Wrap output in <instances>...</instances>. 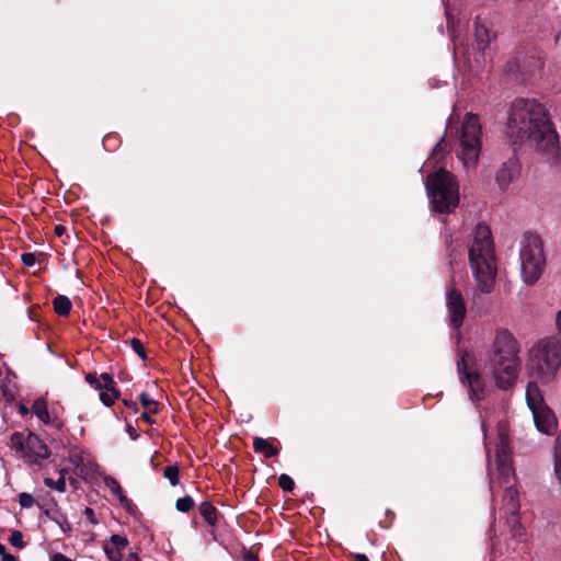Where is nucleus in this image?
<instances>
[{
    "instance_id": "f257e3e1",
    "label": "nucleus",
    "mask_w": 561,
    "mask_h": 561,
    "mask_svg": "<svg viewBox=\"0 0 561 561\" xmlns=\"http://www.w3.org/2000/svg\"><path fill=\"white\" fill-rule=\"evenodd\" d=\"M506 131L514 142L529 141L541 158L550 163L558 160L560 147L547 110L535 99H518L511 105Z\"/></svg>"
},
{
    "instance_id": "f03ea898",
    "label": "nucleus",
    "mask_w": 561,
    "mask_h": 561,
    "mask_svg": "<svg viewBox=\"0 0 561 561\" xmlns=\"http://www.w3.org/2000/svg\"><path fill=\"white\" fill-rule=\"evenodd\" d=\"M489 421L482 420V431L484 433V447L486 458L490 462V443L488 436ZM497 444L495 463L496 469L493 470L489 465L490 489L492 494L499 488H504L503 504L505 514L513 515L519 512V496L515 489V471L510 454L508 426L504 421H500L496 426Z\"/></svg>"
},
{
    "instance_id": "7ed1b4c3",
    "label": "nucleus",
    "mask_w": 561,
    "mask_h": 561,
    "mask_svg": "<svg viewBox=\"0 0 561 561\" xmlns=\"http://www.w3.org/2000/svg\"><path fill=\"white\" fill-rule=\"evenodd\" d=\"M468 256L478 288L482 293H490L496 276V265L493 239L486 225L478 224L473 229L468 244Z\"/></svg>"
},
{
    "instance_id": "20e7f679",
    "label": "nucleus",
    "mask_w": 561,
    "mask_h": 561,
    "mask_svg": "<svg viewBox=\"0 0 561 561\" xmlns=\"http://www.w3.org/2000/svg\"><path fill=\"white\" fill-rule=\"evenodd\" d=\"M561 367V337L548 335L536 341L527 353L526 371L534 382L549 383Z\"/></svg>"
},
{
    "instance_id": "39448f33",
    "label": "nucleus",
    "mask_w": 561,
    "mask_h": 561,
    "mask_svg": "<svg viewBox=\"0 0 561 561\" xmlns=\"http://www.w3.org/2000/svg\"><path fill=\"white\" fill-rule=\"evenodd\" d=\"M430 205L434 211L449 214L459 205V185L456 178L443 168L425 181Z\"/></svg>"
},
{
    "instance_id": "423d86ee",
    "label": "nucleus",
    "mask_w": 561,
    "mask_h": 561,
    "mask_svg": "<svg viewBox=\"0 0 561 561\" xmlns=\"http://www.w3.org/2000/svg\"><path fill=\"white\" fill-rule=\"evenodd\" d=\"M520 277L525 285H535L542 276L547 257L540 236L527 232L519 242Z\"/></svg>"
},
{
    "instance_id": "0eeeda50",
    "label": "nucleus",
    "mask_w": 561,
    "mask_h": 561,
    "mask_svg": "<svg viewBox=\"0 0 561 561\" xmlns=\"http://www.w3.org/2000/svg\"><path fill=\"white\" fill-rule=\"evenodd\" d=\"M460 152L459 158L466 168L473 167L480 154L481 149V124L478 116L467 114L460 130Z\"/></svg>"
},
{
    "instance_id": "6e6552de",
    "label": "nucleus",
    "mask_w": 561,
    "mask_h": 561,
    "mask_svg": "<svg viewBox=\"0 0 561 561\" xmlns=\"http://www.w3.org/2000/svg\"><path fill=\"white\" fill-rule=\"evenodd\" d=\"M526 401L537 430L551 435L557 428V419L551 409L543 403L542 394L534 381H529L527 385Z\"/></svg>"
},
{
    "instance_id": "1a4fd4ad",
    "label": "nucleus",
    "mask_w": 561,
    "mask_h": 561,
    "mask_svg": "<svg viewBox=\"0 0 561 561\" xmlns=\"http://www.w3.org/2000/svg\"><path fill=\"white\" fill-rule=\"evenodd\" d=\"M10 448L30 463H37L49 457L47 446L31 432H14L10 437Z\"/></svg>"
},
{
    "instance_id": "9d476101",
    "label": "nucleus",
    "mask_w": 561,
    "mask_h": 561,
    "mask_svg": "<svg viewBox=\"0 0 561 561\" xmlns=\"http://www.w3.org/2000/svg\"><path fill=\"white\" fill-rule=\"evenodd\" d=\"M472 363V356L468 352L459 353V359L457 360V369L461 382L468 387V393L472 401L478 402L484 397V381L480 374L472 370L470 364Z\"/></svg>"
},
{
    "instance_id": "9b49d317",
    "label": "nucleus",
    "mask_w": 561,
    "mask_h": 561,
    "mask_svg": "<svg viewBox=\"0 0 561 561\" xmlns=\"http://www.w3.org/2000/svg\"><path fill=\"white\" fill-rule=\"evenodd\" d=\"M489 365L499 388L506 390L515 385L520 369V358L489 359Z\"/></svg>"
},
{
    "instance_id": "f8f14e48",
    "label": "nucleus",
    "mask_w": 561,
    "mask_h": 561,
    "mask_svg": "<svg viewBox=\"0 0 561 561\" xmlns=\"http://www.w3.org/2000/svg\"><path fill=\"white\" fill-rule=\"evenodd\" d=\"M519 358V344L512 332L497 329L493 339L490 359Z\"/></svg>"
},
{
    "instance_id": "ddd939ff",
    "label": "nucleus",
    "mask_w": 561,
    "mask_h": 561,
    "mask_svg": "<svg viewBox=\"0 0 561 561\" xmlns=\"http://www.w3.org/2000/svg\"><path fill=\"white\" fill-rule=\"evenodd\" d=\"M446 309L450 325L459 329L463 323L467 307L461 293L454 287L446 289Z\"/></svg>"
},
{
    "instance_id": "4468645a",
    "label": "nucleus",
    "mask_w": 561,
    "mask_h": 561,
    "mask_svg": "<svg viewBox=\"0 0 561 561\" xmlns=\"http://www.w3.org/2000/svg\"><path fill=\"white\" fill-rule=\"evenodd\" d=\"M520 175V164L516 157L508 158L495 174V182L502 192L512 190Z\"/></svg>"
},
{
    "instance_id": "2eb2a0df",
    "label": "nucleus",
    "mask_w": 561,
    "mask_h": 561,
    "mask_svg": "<svg viewBox=\"0 0 561 561\" xmlns=\"http://www.w3.org/2000/svg\"><path fill=\"white\" fill-rule=\"evenodd\" d=\"M104 481V484L106 485V488H108V490L117 497V500L119 501L121 505L126 508L127 511H133L135 505L133 504V502L130 500H128L124 493H123V490L118 483V481L111 477V476H106L104 477L103 479Z\"/></svg>"
},
{
    "instance_id": "dca6fc26",
    "label": "nucleus",
    "mask_w": 561,
    "mask_h": 561,
    "mask_svg": "<svg viewBox=\"0 0 561 561\" xmlns=\"http://www.w3.org/2000/svg\"><path fill=\"white\" fill-rule=\"evenodd\" d=\"M506 526L508 527L511 537L516 541H525L527 537L526 529L519 523L518 514L506 516Z\"/></svg>"
},
{
    "instance_id": "f3484780",
    "label": "nucleus",
    "mask_w": 561,
    "mask_h": 561,
    "mask_svg": "<svg viewBox=\"0 0 561 561\" xmlns=\"http://www.w3.org/2000/svg\"><path fill=\"white\" fill-rule=\"evenodd\" d=\"M474 41L479 50H484L491 41L488 27L478 20L474 22Z\"/></svg>"
},
{
    "instance_id": "a211bd4d",
    "label": "nucleus",
    "mask_w": 561,
    "mask_h": 561,
    "mask_svg": "<svg viewBox=\"0 0 561 561\" xmlns=\"http://www.w3.org/2000/svg\"><path fill=\"white\" fill-rule=\"evenodd\" d=\"M253 448L255 453L262 454L266 458H272L278 455V449L274 447L267 439L262 437L253 438Z\"/></svg>"
},
{
    "instance_id": "6ab92c4d",
    "label": "nucleus",
    "mask_w": 561,
    "mask_h": 561,
    "mask_svg": "<svg viewBox=\"0 0 561 561\" xmlns=\"http://www.w3.org/2000/svg\"><path fill=\"white\" fill-rule=\"evenodd\" d=\"M32 410L34 414L45 424H50V415L45 400L37 399L34 401Z\"/></svg>"
},
{
    "instance_id": "aec40b11",
    "label": "nucleus",
    "mask_w": 561,
    "mask_h": 561,
    "mask_svg": "<svg viewBox=\"0 0 561 561\" xmlns=\"http://www.w3.org/2000/svg\"><path fill=\"white\" fill-rule=\"evenodd\" d=\"M199 513L209 525H215L217 522V510L209 503L203 502L199 505Z\"/></svg>"
},
{
    "instance_id": "412c9836",
    "label": "nucleus",
    "mask_w": 561,
    "mask_h": 561,
    "mask_svg": "<svg viewBox=\"0 0 561 561\" xmlns=\"http://www.w3.org/2000/svg\"><path fill=\"white\" fill-rule=\"evenodd\" d=\"M71 307L72 304L67 296L59 295L54 299V309L59 316H67Z\"/></svg>"
},
{
    "instance_id": "4be33fe9",
    "label": "nucleus",
    "mask_w": 561,
    "mask_h": 561,
    "mask_svg": "<svg viewBox=\"0 0 561 561\" xmlns=\"http://www.w3.org/2000/svg\"><path fill=\"white\" fill-rule=\"evenodd\" d=\"M554 473L561 483V434L556 439L554 447Z\"/></svg>"
},
{
    "instance_id": "5701e85b",
    "label": "nucleus",
    "mask_w": 561,
    "mask_h": 561,
    "mask_svg": "<svg viewBox=\"0 0 561 561\" xmlns=\"http://www.w3.org/2000/svg\"><path fill=\"white\" fill-rule=\"evenodd\" d=\"M140 401H141V404H142L145 411L150 412V413H156L157 412L158 403L149 394H147L145 392L141 393L140 394Z\"/></svg>"
},
{
    "instance_id": "b1692460",
    "label": "nucleus",
    "mask_w": 561,
    "mask_h": 561,
    "mask_svg": "<svg viewBox=\"0 0 561 561\" xmlns=\"http://www.w3.org/2000/svg\"><path fill=\"white\" fill-rule=\"evenodd\" d=\"M44 483L48 488L55 489L60 493H64L66 491V480L64 477H59V479L56 481H54L51 478H45Z\"/></svg>"
},
{
    "instance_id": "393cba45",
    "label": "nucleus",
    "mask_w": 561,
    "mask_h": 561,
    "mask_svg": "<svg viewBox=\"0 0 561 561\" xmlns=\"http://www.w3.org/2000/svg\"><path fill=\"white\" fill-rule=\"evenodd\" d=\"M107 543L112 548L122 551L128 546V540H127V538H125L123 536L112 535Z\"/></svg>"
},
{
    "instance_id": "a878e982",
    "label": "nucleus",
    "mask_w": 561,
    "mask_h": 561,
    "mask_svg": "<svg viewBox=\"0 0 561 561\" xmlns=\"http://www.w3.org/2000/svg\"><path fill=\"white\" fill-rule=\"evenodd\" d=\"M176 510L183 513L191 511L194 506V501L191 496H184L176 501Z\"/></svg>"
},
{
    "instance_id": "bb28decb",
    "label": "nucleus",
    "mask_w": 561,
    "mask_h": 561,
    "mask_svg": "<svg viewBox=\"0 0 561 561\" xmlns=\"http://www.w3.org/2000/svg\"><path fill=\"white\" fill-rule=\"evenodd\" d=\"M164 478H167L172 485L179 483V469L175 466L167 467L164 470Z\"/></svg>"
},
{
    "instance_id": "cd10ccee",
    "label": "nucleus",
    "mask_w": 561,
    "mask_h": 561,
    "mask_svg": "<svg viewBox=\"0 0 561 561\" xmlns=\"http://www.w3.org/2000/svg\"><path fill=\"white\" fill-rule=\"evenodd\" d=\"M278 483H279V486L284 491H287V492L293 491V489L295 486L294 480L288 474H285V473L279 476Z\"/></svg>"
},
{
    "instance_id": "c85d7f7f",
    "label": "nucleus",
    "mask_w": 561,
    "mask_h": 561,
    "mask_svg": "<svg viewBox=\"0 0 561 561\" xmlns=\"http://www.w3.org/2000/svg\"><path fill=\"white\" fill-rule=\"evenodd\" d=\"M104 552L111 561H122V551L112 548L108 543L104 545Z\"/></svg>"
},
{
    "instance_id": "c756f323",
    "label": "nucleus",
    "mask_w": 561,
    "mask_h": 561,
    "mask_svg": "<svg viewBox=\"0 0 561 561\" xmlns=\"http://www.w3.org/2000/svg\"><path fill=\"white\" fill-rule=\"evenodd\" d=\"M130 346H131L133 351L136 354H138L142 360H145L147 358V355H146V352H145V347H144L142 343L138 339H131L130 340Z\"/></svg>"
},
{
    "instance_id": "7c9ffc66",
    "label": "nucleus",
    "mask_w": 561,
    "mask_h": 561,
    "mask_svg": "<svg viewBox=\"0 0 561 561\" xmlns=\"http://www.w3.org/2000/svg\"><path fill=\"white\" fill-rule=\"evenodd\" d=\"M34 497L26 492L20 493L19 495V503L24 508H30L34 505Z\"/></svg>"
},
{
    "instance_id": "2f4dec72",
    "label": "nucleus",
    "mask_w": 561,
    "mask_h": 561,
    "mask_svg": "<svg viewBox=\"0 0 561 561\" xmlns=\"http://www.w3.org/2000/svg\"><path fill=\"white\" fill-rule=\"evenodd\" d=\"M9 541L10 543L15 547V548H23L24 547V541H23V536L21 534V531L19 530H14L10 538H9Z\"/></svg>"
},
{
    "instance_id": "473e14b6",
    "label": "nucleus",
    "mask_w": 561,
    "mask_h": 561,
    "mask_svg": "<svg viewBox=\"0 0 561 561\" xmlns=\"http://www.w3.org/2000/svg\"><path fill=\"white\" fill-rule=\"evenodd\" d=\"M21 260H22V263L25 265V266H28V267H32L35 265L36 263V256L34 253H31V252H26V253H23L21 255Z\"/></svg>"
},
{
    "instance_id": "72a5a7b5",
    "label": "nucleus",
    "mask_w": 561,
    "mask_h": 561,
    "mask_svg": "<svg viewBox=\"0 0 561 561\" xmlns=\"http://www.w3.org/2000/svg\"><path fill=\"white\" fill-rule=\"evenodd\" d=\"M100 399L105 405H111L114 402V396L106 392L100 393Z\"/></svg>"
},
{
    "instance_id": "f704fd0d",
    "label": "nucleus",
    "mask_w": 561,
    "mask_h": 561,
    "mask_svg": "<svg viewBox=\"0 0 561 561\" xmlns=\"http://www.w3.org/2000/svg\"><path fill=\"white\" fill-rule=\"evenodd\" d=\"M85 380L91 385V386H94L95 388H100L101 385L99 382V379L96 378V376L92 375V374H88L85 376Z\"/></svg>"
},
{
    "instance_id": "c9c22d12",
    "label": "nucleus",
    "mask_w": 561,
    "mask_h": 561,
    "mask_svg": "<svg viewBox=\"0 0 561 561\" xmlns=\"http://www.w3.org/2000/svg\"><path fill=\"white\" fill-rule=\"evenodd\" d=\"M84 515L87 516V518H88L92 524H96V523H98V520H96V518H95V514H94V512H93V510H92V508H90V507H85V508H84Z\"/></svg>"
},
{
    "instance_id": "e433bc0d",
    "label": "nucleus",
    "mask_w": 561,
    "mask_h": 561,
    "mask_svg": "<svg viewBox=\"0 0 561 561\" xmlns=\"http://www.w3.org/2000/svg\"><path fill=\"white\" fill-rule=\"evenodd\" d=\"M50 561H72V560L69 559L67 556H65L60 552H57L51 556Z\"/></svg>"
},
{
    "instance_id": "4c0bfd02",
    "label": "nucleus",
    "mask_w": 561,
    "mask_h": 561,
    "mask_svg": "<svg viewBox=\"0 0 561 561\" xmlns=\"http://www.w3.org/2000/svg\"><path fill=\"white\" fill-rule=\"evenodd\" d=\"M554 323L558 333L561 334V309L556 313Z\"/></svg>"
},
{
    "instance_id": "58836bf2",
    "label": "nucleus",
    "mask_w": 561,
    "mask_h": 561,
    "mask_svg": "<svg viewBox=\"0 0 561 561\" xmlns=\"http://www.w3.org/2000/svg\"><path fill=\"white\" fill-rule=\"evenodd\" d=\"M440 158L442 157V141L437 142L433 150V158Z\"/></svg>"
},
{
    "instance_id": "ea45409f",
    "label": "nucleus",
    "mask_w": 561,
    "mask_h": 561,
    "mask_svg": "<svg viewBox=\"0 0 561 561\" xmlns=\"http://www.w3.org/2000/svg\"><path fill=\"white\" fill-rule=\"evenodd\" d=\"M2 561H16V558L13 554L7 553L5 551L2 553Z\"/></svg>"
},
{
    "instance_id": "a19ab883",
    "label": "nucleus",
    "mask_w": 561,
    "mask_h": 561,
    "mask_svg": "<svg viewBox=\"0 0 561 561\" xmlns=\"http://www.w3.org/2000/svg\"><path fill=\"white\" fill-rule=\"evenodd\" d=\"M124 561H140L137 553L130 552Z\"/></svg>"
},
{
    "instance_id": "79ce46f5",
    "label": "nucleus",
    "mask_w": 561,
    "mask_h": 561,
    "mask_svg": "<svg viewBox=\"0 0 561 561\" xmlns=\"http://www.w3.org/2000/svg\"><path fill=\"white\" fill-rule=\"evenodd\" d=\"M354 561H369L364 553H355Z\"/></svg>"
},
{
    "instance_id": "37998d69",
    "label": "nucleus",
    "mask_w": 561,
    "mask_h": 561,
    "mask_svg": "<svg viewBox=\"0 0 561 561\" xmlns=\"http://www.w3.org/2000/svg\"><path fill=\"white\" fill-rule=\"evenodd\" d=\"M149 414H150V412L145 411V412L141 414V419H142L144 421H146L147 423H150V424H151L153 421H152V419L150 417V415H149Z\"/></svg>"
},
{
    "instance_id": "c03bdc74",
    "label": "nucleus",
    "mask_w": 561,
    "mask_h": 561,
    "mask_svg": "<svg viewBox=\"0 0 561 561\" xmlns=\"http://www.w3.org/2000/svg\"><path fill=\"white\" fill-rule=\"evenodd\" d=\"M64 231H65V227L56 226L55 232H56L57 236H61L64 233Z\"/></svg>"
},
{
    "instance_id": "a18cd8bd",
    "label": "nucleus",
    "mask_w": 561,
    "mask_h": 561,
    "mask_svg": "<svg viewBox=\"0 0 561 561\" xmlns=\"http://www.w3.org/2000/svg\"><path fill=\"white\" fill-rule=\"evenodd\" d=\"M245 560L247 561H259L257 558L253 554H247Z\"/></svg>"
},
{
    "instance_id": "49530a36",
    "label": "nucleus",
    "mask_w": 561,
    "mask_h": 561,
    "mask_svg": "<svg viewBox=\"0 0 561 561\" xmlns=\"http://www.w3.org/2000/svg\"><path fill=\"white\" fill-rule=\"evenodd\" d=\"M102 378L105 380L106 383L112 382V378L107 374H103Z\"/></svg>"
},
{
    "instance_id": "de8ad7c7",
    "label": "nucleus",
    "mask_w": 561,
    "mask_h": 561,
    "mask_svg": "<svg viewBox=\"0 0 561 561\" xmlns=\"http://www.w3.org/2000/svg\"><path fill=\"white\" fill-rule=\"evenodd\" d=\"M127 431L129 432L130 436L135 439L137 437V435H134V430L130 425H127Z\"/></svg>"
},
{
    "instance_id": "09e8293b",
    "label": "nucleus",
    "mask_w": 561,
    "mask_h": 561,
    "mask_svg": "<svg viewBox=\"0 0 561 561\" xmlns=\"http://www.w3.org/2000/svg\"><path fill=\"white\" fill-rule=\"evenodd\" d=\"M446 15H447V24H448V27L450 26L451 24V16H450V13L448 10H446Z\"/></svg>"
},
{
    "instance_id": "8fccbe9b",
    "label": "nucleus",
    "mask_w": 561,
    "mask_h": 561,
    "mask_svg": "<svg viewBox=\"0 0 561 561\" xmlns=\"http://www.w3.org/2000/svg\"><path fill=\"white\" fill-rule=\"evenodd\" d=\"M67 472H68V471H67V469H61V470L59 471V474H60V477H64V478L66 479V474H67Z\"/></svg>"
},
{
    "instance_id": "3c124183",
    "label": "nucleus",
    "mask_w": 561,
    "mask_h": 561,
    "mask_svg": "<svg viewBox=\"0 0 561 561\" xmlns=\"http://www.w3.org/2000/svg\"><path fill=\"white\" fill-rule=\"evenodd\" d=\"M70 458L73 463H77V454H71Z\"/></svg>"
},
{
    "instance_id": "603ef678",
    "label": "nucleus",
    "mask_w": 561,
    "mask_h": 561,
    "mask_svg": "<svg viewBox=\"0 0 561 561\" xmlns=\"http://www.w3.org/2000/svg\"><path fill=\"white\" fill-rule=\"evenodd\" d=\"M44 513H45V515H47V516H48V517H50L51 519H56L55 517H53V516L50 515V512H49L48 510H45V512H44Z\"/></svg>"
},
{
    "instance_id": "864d4df0",
    "label": "nucleus",
    "mask_w": 561,
    "mask_h": 561,
    "mask_svg": "<svg viewBox=\"0 0 561 561\" xmlns=\"http://www.w3.org/2000/svg\"><path fill=\"white\" fill-rule=\"evenodd\" d=\"M5 551V548L2 543H0V556Z\"/></svg>"
},
{
    "instance_id": "5fc2aeb1",
    "label": "nucleus",
    "mask_w": 561,
    "mask_h": 561,
    "mask_svg": "<svg viewBox=\"0 0 561 561\" xmlns=\"http://www.w3.org/2000/svg\"><path fill=\"white\" fill-rule=\"evenodd\" d=\"M21 412H22L23 414H25V413H27V409H25V408L21 407Z\"/></svg>"
}]
</instances>
